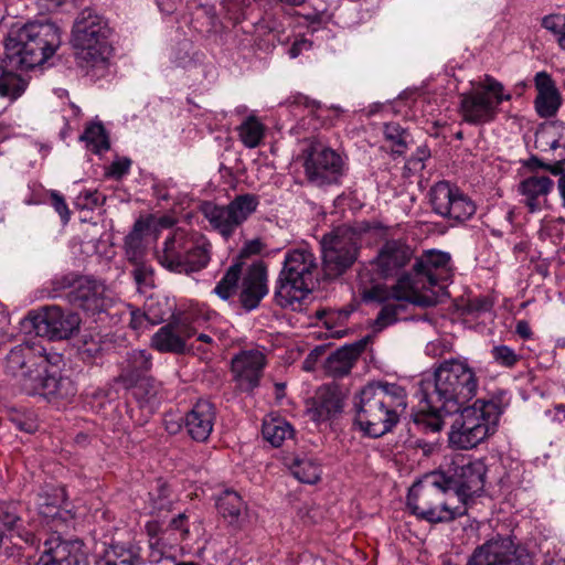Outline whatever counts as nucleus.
I'll list each match as a JSON object with an SVG mask.
<instances>
[{"instance_id":"nucleus-1","label":"nucleus","mask_w":565,"mask_h":565,"mask_svg":"<svg viewBox=\"0 0 565 565\" xmlns=\"http://www.w3.org/2000/svg\"><path fill=\"white\" fill-rule=\"evenodd\" d=\"M450 256L415 249L401 238L385 241L376 256L359 273V294L363 301L404 300L422 307L438 303L441 282L450 276Z\"/></svg>"},{"instance_id":"nucleus-2","label":"nucleus","mask_w":565,"mask_h":565,"mask_svg":"<svg viewBox=\"0 0 565 565\" xmlns=\"http://www.w3.org/2000/svg\"><path fill=\"white\" fill-rule=\"evenodd\" d=\"M63 366L61 353L40 342H23L9 351L4 369L8 374L19 376L23 393L53 403H66L76 395L77 387L68 376L58 375Z\"/></svg>"},{"instance_id":"nucleus-3","label":"nucleus","mask_w":565,"mask_h":565,"mask_svg":"<svg viewBox=\"0 0 565 565\" xmlns=\"http://www.w3.org/2000/svg\"><path fill=\"white\" fill-rule=\"evenodd\" d=\"M435 390L426 396L428 408L437 416L429 424L433 431L443 426L440 416L458 413L463 405L477 396L479 377L467 358L444 360L435 370Z\"/></svg>"},{"instance_id":"nucleus-4","label":"nucleus","mask_w":565,"mask_h":565,"mask_svg":"<svg viewBox=\"0 0 565 565\" xmlns=\"http://www.w3.org/2000/svg\"><path fill=\"white\" fill-rule=\"evenodd\" d=\"M407 407V394L395 383H372L364 386L355 402V423L373 438L390 433Z\"/></svg>"},{"instance_id":"nucleus-5","label":"nucleus","mask_w":565,"mask_h":565,"mask_svg":"<svg viewBox=\"0 0 565 565\" xmlns=\"http://www.w3.org/2000/svg\"><path fill=\"white\" fill-rule=\"evenodd\" d=\"M61 44L58 28L51 22H29L12 28L4 42L12 67L31 70L45 63Z\"/></svg>"},{"instance_id":"nucleus-6","label":"nucleus","mask_w":565,"mask_h":565,"mask_svg":"<svg viewBox=\"0 0 565 565\" xmlns=\"http://www.w3.org/2000/svg\"><path fill=\"white\" fill-rule=\"evenodd\" d=\"M407 507L420 520L448 523L467 513V508L446 484L441 472H430L408 491Z\"/></svg>"},{"instance_id":"nucleus-7","label":"nucleus","mask_w":565,"mask_h":565,"mask_svg":"<svg viewBox=\"0 0 565 565\" xmlns=\"http://www.w3.org/2000/svg\"><path fill=\"white\" fill-rule=\"evenodd\" d=\"M319 276L316 255L308 246L286 252L275 289V300L281 308L296 309L315 288Z\"/></svg>"},{"instance_id":"nucleus-8","label":"nucleus","mask_w":565,"mask_h":565,"mask_svg":"<svg viewBox=\"0 0 565 565\" xmlns=\"http://www.w3.org/2000/svg\"><path fill=\"white\" fill-rule=\"evenodd\" d=\"M108 22L92 9H84L73 26V45L81 65L96 77L108 71L113 47Z\"/></svg>"},{"instance_id":"nucleus-9","label":"nucleus","mask_w":565,"mask_h":565,"mask_svg":"<svg viewBox=\"0 0 565 565\" xmlns=\"http://www.w3.org/2000/svg\"><path fill=\"white\" fill-rule=\"evenodd\" d=\"M505 393L497 399H478L461 411L449 433V444L457 449H471L495 431L503 412Z\"/></svg>"},{"instance_id":"nucleus-10","label":"nucleus","mask_w":565,"mask_h":565,"mask_svg":"<svg viewBox=\"0 0 565 565\" xmlns=\"http://www.w3.org/2000/svg\"><path fill=\"white\" fill-rule=\"evenodd\" d=\"M211 249L212 244L204 235L177 228L166 238L162 249L157 253V258L168 270L189 275L209 265Z\"/></svg>"},{"instance_id":"nucleus-11","label":"nucleus","mask_w":565,"mask_h":565,"mask_svg":"<svg viewBox=\"0 0 565 565\" xmlns=\"http://www.w3.org/2000/svg\"><path fill=\"white\" fill-rule=\"evenodd\" d=\"M511 98L501 82L484 75L482 79L471 84L469 92L461 95L460 111L466 121L488 122L494 119L501 103Z\"/></svg>"},{"instance_id":"nucleus-12","label":"nucleus","mask_w":565,"mask_h":565,"mask_svg":"<svg viewBox=\"0 0 565 565\" xmlns=\"http://www.w3.org/2000/svg\"><path fill=\"white\" fill-rule=\"evenodd\" d=\"M361 234L349 225H342L326 234L320 244L324 276L337 278L358 259Z\"/></svg>"},{"instance_id":"nucleus-13","label":"nucleus","mask_w":565,"mask_h":565,"mask_svg":"<svg viewBox=\"0 0 565 565\" xmlns=\"http://www.w3.org/2000/svg\"><path fill=\"white\" fill-rule=\"evenodd\" d=\"M207 316V310L199 306L190 307L152 335L151 347L159 352L183 353L186 341L195 335Z\"/></svg>"},{"instance_id":"nucleus-14","label":"nucleus","mask_w":565,"mask_h":565,"mask_svg":"<svg viewBox=\"0 0 565 565\" xmlns=\"http://www.w3.org/2000/svg\"><path fill=\"white\" fill-rule=\"evenodd\" d=\"M258 205L259 198L255 194L246 193L237 195L227 205L205 202L202 204L201 210L211 227L227 239L250 217Z\"/></svg>"},{"instance_id":"nucleus-15","label":"nucleus","mask_w":565,"mask_h":565,"mask_svg":"<svg viewBox=\"0 0 565 565\" xmlns=\"http://www.w3.org/2000/svg\"><path fill=\"white\" fill-rule=\"evenodd\" d=\"M486 471L482 460L456 455L448 468L440 472L448 488L456 493L458 502L467 508L468 500L483 491Z\"/></svg>"},{"instance_id":"nucleus-16","label":"nucleus","mask_w":565,"mask_h":565,"mask_svg":"<svg viewBox=\"0 0 565 565\" xmlns=\"http://www.w3.org/2000/svg\"><path fill=\"white\" fill-rule=\"evenodd\" d=\"M467 565H533V556L510 536H497L478 546Z\"/></svg>"},{"instance_id":"nucleus-17","label":"nucleus","mask_w":565,"mask_h":565,"mask_svg":"<svg viewBox=\"0 0 565 565\" xmlns=\"http://www.w3.org/2000/svg\"><path fill=\"white\" fill-rule=\"evenodd\" d=\"M33 331L40 337L51 340L68 339L78 331L81 318L77 313L64 311L60 307H45L40 311H31L26 317Z\"/></svg>"},{"instance_id":"nucleus-18","label":"nucleus","mask_w":565,"mask_h":565,"mask_svg":"<svg viewBox=\"0 0 565 565\" xmlns=\"http://www.w3.org/2000/svg\"><path fill=\"white\" fill-rule=\"evenodd\" d=\"M343 170L342 156L326 143H312L307 151L305 171L310 182L317 185L333 183Z\"/></svg>"},{"instance_id":"nucleus-19","label":"nucleus","mask_w":565,"mask_h":565,"mask_svg":"<svg viewBox=\"0 0 565 565\" xmlns=\"http://www.w3.org/2000/svg\"><path fill=\"white\" fill-rule=\"evenodd\" d=\"M433 210L443 217L465 222L476 213V204L449 182L436 183L429 192Z\"/></svg>"},{"instance_id":"nucleus-20","label":"nucleus","mask_w":565,"mask_h":565,"mask_svg":"<svg viewBox=\"0 0 565 565\" xmlns=\"http://www.w3.org/2000/svg\"><path fill=\"white\" fill-rule=\"evenodd\" d=\"M39 565H87V552L81 540L51 537L44 543Z\"/></svg>"},{"instance_id":"nucleus-21","label":"nucleus","mask_w":565,"mask_h":565,"mask_svg":"<svg viewBox=\"0 0 565 565\" xmlns=\"http://www.w3.org/2000/svg\"><path fill=\"white\" fill-rule=\"evenodd\" d=\"M265 365L266 356L260 350H245L235 355L232 372L238 387L246 392L257 387Z\"/></svg>"},{"instance_id":"nucleus-22","label":"nucleus","mask_w":565,"mask_h":565,"mask_svg":"<svg viewBox=\"0 0 565 565\" xmlns=\"http://www.w3.org/2000/svg\"><path fill=\"white\" fill-rule=\"evenodd\" d=\"M268 294L267 267L262 262L252 264L242 278L239 301L246 310L258 307Z\"/></svg>"},{"instance_id":"nucleus-23","label":"nucleus","mask_w":565,"mask_h":565,"mask_svg":"<svg viewBox=\"0 0 565 565\" xmlns=\"http://www.w3.org/2000/svg\"><path fill=\"white\" fill-rule=\"evenodd\" d=\"M64 499V490L55 487H46L38 494L39 514L55 531L61 530L70 518L68 511L61 508Z\"/></svg>"},{"instance_id":"nucleus-24","label":"nucleus","mask_w":565,"mask_h":565,"mask_svg":"<svg viewBox=\"0 0 565 565\" xmlns=\"http://www.w3.org/2000/svg\"><path fill=\"white\" fill-rule=\"evenodd\" d=\"M215 407L206 399H199L184 417L189 436L195 441H205L210 437L214 422Z\"/></svg>"},{"instance_id":"nucleus-25","label":"nucleus","mask_w":565,"mask_h":565,"mask_svg":"<svg viewBox=\"0 0 565 565\" xmlns=\"http://www.w3.org/2000/svg\"><path fill=\"white\" fill-rule=\"evenodd\" d=\"M537 95L534 100L535 110L542 118L553 117L562 105V95L555 81L545 72H537L534 77Z\"/></svg>"},{"instance_id":"nucleus-26","label":"nucleus","mask_w":565,"mask_h":565,"mask_svg":"<svg viewBox=\"0 0 565 565\" xmlns=\"http://www.w3.org/2000/svg\"><path fill=\"white\" fill-rule=\"evenodd\" d=\"M105 286L90 277H77L70 300L87 311H99L104 307Z\"/></svg>"},{"instance_id":"nucleus-27","label":"nucleus","mask_w":565,"mask_h":565,"mask_svg":"<svg viewBox=\"0 0 565 565\" xmlns=\"http://www.w3.org/2000/svg\"><path fill=\"white\" fill-rule=\"evenodd\" d=\"M553 189V180L546 175L539 174L527 177L519 184V193L523 198L522 201L531 212L542 209Z\"/></svg>"},{"instance_id":"nucleus-28","label":"nucleus","mask_w":565,"mask_h":565,"mask_svg":"<svg viewBox=\"0 0 565 565\" xmlns=\"http://www.w3.org/2000/svg\"><path fill=\"white\" fill-rule=\"evenodd\" d=\"M343 401L337 387L324 385L320 387L309 408L311 419L326 422L342 412Z\"/></svg>"},{"instance_id":"nucleus-29","label":"nucleus","mask_w":565,"mask_h":565,"mask_svg":"<svg viewBox=\"0 0 565 565\" xmlns=\"http://www.w3.org/2000/svg\"><path fill=\"white\" fill-rule=\"evenodd\" d=\"M216 508L222 518L232 526L242 527L246 516V505L235 491H224L216 501Z\"/></svg>"},{"instance_id":"nucleus-30","label":"nucleus","mask_w":565,"mask_h":565,"mask_svg":"<svg viewBox=\"0 0 565 565\" xmlns=\"http://www.w3.org/2000/svg\"><path fill=\"white\" fill-rule=\"evenodd\" d=\"M362 351L361 344L342 347L329 355L326 361V371L333 377L347 375L354 365Z\"/></svg>"},{"instance_id":"nucleus-31","label":"nucleus","mask_w":565,"mask_h":565,"mask_svg":"<svg viewBox=\"0 0 565 565\" xmlns=\"http://www.w3.org/2000/svg\"><path fill=\"white\" fill-rule=\"evenodd\" d=\"M152 365L151 355L146 350H132L127 353V358L122 364L120 377L128 384L141 377H146V373Z\"/></svg>"},{"instance_id":"nucleus-32","label":"nucleus","mask_w":565,"mask_h":565,"mask_svg":"<svg viewBox=\"0 0 565 565\" xmlns=\"http://www.w3.org/2000/svg\"><path fill=\"white\" fill-rule=\"evenodd\" d=\"M21 67H12L7 56L0 58V95L17 99L25 90L28 83L14 71Z\"/></svg>"},{"instance_id":"nucleus-33","label":"nucleus","mask_w":565,"mask_h":565,"mask_svg":"<svg viewBox=\"0 0 565 565\" xmlns=\"http://www.w3.org/2000/svg\"><path fill=\"white\" fill-rule=\"evenodd\" d=\"M264 438L274 447H280L285 440L294 437V427L281 417H268L264 419Z\"/></svg>"},{"instance_id":"nucleus-34","label":"nucleus","mask_w":565,"mask_h":565,"mask_svg":"<svg viewBox=\"0 0 565 565\" xmlns=\"http://www.w3.org/2000/svg\"><path fill=\"white\" fill-rule=\"evenodd\" d=\"M285 105L292 113L298 114L300 110H308V114L318 118L324 117V115L329 111H332L337 116L342 111V109L338 106H332L330 108L324 107L321 105V103L310 99L308 96H305L300 93L289 96L286 99Z\"/></svg>"},{"instance_id":"nucleus-35","label":"nucleus","mask_w":565,"mask_h":565,"mask_svg":"<svg viewBox=\"0 0 565 565\" xmlns=\"http://www.w3.org/2000/svg\"><path fill=\"white\" fill-rule=\"evenodd\" d=\"M290 471L300 482L315 484L321 478L322 468L316 458L305 456L295 458L290 466Z\"/></svg>"},{"instance_id":"nucleus-36","label":"nucleus","mask_w":565,"mask_h":565,"mask_svg":"<svg viewBox=\"0 0 565 565\" xmlns=\"http://www.w3.org/2000/svg\"><path fill=\"white\" fill-rule=\"evenodd\" d=\"M266 125L254 111L248 114L237 127L241 141H262L266 137Z\"/></svg>"},{"instance_id":"nucleus-37","label":"nucleus","mask_w":565,"mask_h":565,"mask_svg":"<svg viewBox=\"0 0 565 565\" xmlns=\"http://www.w3.org/2000/svg\"><path fill=\"white\" fill-rule=\"evenodd\" d=\"M104 559L119 565H137L141 562L139 550L136 546L111 544L104 553Z\"/></svg>"},{"instance_id":"nucleus-38","label":"nucleus","mask_w":565,"mask_h":565,"mask_svg":"<svg viewBox=\"0 0 565 565\" xmlns=\"http://www.w3.org/2000/svg\"><path fill=\"white\" fill-rule=\"evenodd\" d=\"M241 276L242 264H233L216 284L214 292L223 300L230 299L237 290Z\"/></svg>"},{"instance_id":"nucleus-39","label":"nucleus","mask_w":565,"mask_h":565,"mask_svg":"<svg viewBox=\"0 0 565 565\" xmlns=\"http://www.w3.org/2000/svg\"><path fill=\"white\" fill-rule=\"evenodd\" d=\"M127 386L131 388L134 397L141 403L156 401L161 390L160 384L150 376L141 377L132 383H128Z\"/></svg>"},{"instance_id":"nucleus-40","label":"nucleus","mask_w":565,"mask_h":565,"mask_svg":"<svg viewBox=\"0 0 565 565\" xmlns=\"http://www.w3.org/2000/svg\"><path fill=\"white\" fill-rule=\"evenodd\" d=\"M377 302L383 303V307L374 321V330L376 332L382 331L384 328L395 323L397 321V315L399 310L404 308L403 303H409L408 301L396 299Z\"/></svg>"},{"instance_id":"nucleus-41","label":"nucleus","mask_w":565,"mask_h":565,"mask_svg":"<svg viewBox=\"0 0 565 565\" xmlns=\"http://www.w3.org/2000/svg\"><path fill=\"white\" fill-rule=\"evenodd\" d=\"M125 252L127 259L132 263H138L143 258L142 247V224L136 222L134 230L125 238Z\"/></svg>"},{"instance_id":"nucleus-42","label":"nucleus","mask_w":565,"mask_h":565,"mask_svg":"<svg viewBox=\"0 0 565 565\" xmlns=\"http://www.w3.org/2000/svg\"><path fill=\"white\" fill-rule=\"evenodd\" d=\"M172 504L173 499L171 498L170 488L166 483L158 481L156 489L149 492L150 513L169 511Z\"/></svg>"},{"instance_id":"nucleus-43","label":"nucleus","mask_w":565,"mask_h":565,"mask_svg":"<svg viewBox=\"0 0 565 565\" xmlns=\"http://www.w3.org/2000/svg\"><path fill=\"white\" fill-rule=\"evenodd\" d=\"M565 159L556 160L554 163H545L541 159L533 157L530 160V167H539L550 171L553 175H559L558 179V191L561 198L563 200V206L565 207V170H564Z\"/></svg>"},{"instance_id":"nucleus-44","label":"nucleus","mask_w":565,"mask_h":565,"mask_svg":"<svg viewBox=\"0 0 565 565\" xmlns=\"http://www.w3.org/2000/svg\"><path fill=\"white\" fill-rule=\"evenodd\" d=\"M491 356L497 364L508 369L515 366L521 359L512 348L504 344L493 347Z\"/></svg>"},{"instance_id":"nucleus-45","label":"nucleus","mask_w":565,"mask_h":565,"mask_svg":"<svg viewBox=\"0 0 565 565\" xmlns=\"http://www.w3.org/2000/svg\"><path fill=\"white\" fill-rule=\"evenodd\" d=\"M109 134L99 119H93L85 126L79 141H108Z\"/></svg>"},{"instance_id":"nucleus-46","label":"nucleus","mask_w":565,"mask_h":565,"mask_svg":"<svg viewBox=\"0 0 565 565\" xmlns=\"http://www.w3.org/2000/svg\"><path fill=\"white\" fill-rule=\"evenodd\" d=\"M170 532V534L173 536L174 542H182L189 537L190 529L188 523V516L185 513H179L177 516H174L167 530L166 533Z\"/></svg>"},{"instance_id":"nucleus-47","label":"nucleus","mask_w":565,"mask_h":565,"mask_svg":"<svg viewBox=\"0 0 565 565\" xmlns=\"http://www.w3.org/2000/svg\"><path fill=\"white\" fill-rule=\"evenodd\" d=\"M145 311L148 317V323L156 326L161 323L169 313L168 303L160 300H150L146 303Z\"/></svg>"},{"instance_id":"nucleus-48","label":"nucleus","mask_w":565,"mask_h":565,"mask_svg":"<svg viewBox=\"0 0 565 565\" xmlns=\"http://www.w3.org/2000/svg\"><path fill=\"white\" fill-rule=\"evenodd\" d=\"M132 161L128 157H116L106 168L105 175L109 179L121 180L130 171Z\"/></svg>"},{"instance_id":"nucleus-49","label":"nucleus","mask_w":565,"mask_h":565,"mask_svg":"<svg viewBox=\"0 0 565 565\" xmlns=\"http://www.w3.org/2000/svg\"><path fill=\"white\" fill-rule=\"evenodd\" d=\"M135 266L132 270V276L135 278L136 284L139 287H148L153 284V268L150 264L145 263L143 260H139L138 263H132Z\"/></svg>"},{"instance_id":"nucleus-50","label":"nucleus","mask_w":565,"mask_h":565,"mask_svg":"<svg viewBox=\"0 0 565 565\" xmlns=\"http://www.w3.org/2000/svg\"><path fill=\"white\" fill-rule=\"evenodd\" d=\"M0 522L9 530L17 527L20 522V516L18 515L17 505L14 503L0 504Z\"/></svg>"},{"instance_id":"nucleus-51","label":"nucleus","mask_w":565,"mask_h":565,"mask_svg":"<svg viewBox=\"0 0 565 565\" xmlns=\"http://www.w3.org/2000/svg\"><path fill=\"white\" fill-rule=\"evenodd\" d=\"M542 26L557 38L565 30V15L548 14L542 19Z\"/></svg>"},{"instance_id":"nucleus-52","label":"nucleus","mask_w":565,"mask_h":565,"mask_svg":"<svg viewBox=\"0 0 565 565\" xmlns=\"http://www.w3.org/2000/svg\"><path fill=\"white\" fill-rule=\"evenodd\" d=\"M384 135L387 141H405L411 137L408 128L398 122H388L385 125Z\"/></svg>"},{"instance_id":"nucleus-53","label":"nucleus","mask_w":565,"mask_h":565,"mask_svg":"<svg viewBox=\"0 0 565 565\" xmlns=\"http://www.w3.org/2000/svg\"><path fill=\"white\" fill-rule=\"evenodd\" d=\"M50 198H51L52 206L54 207L56 213L60 215L63 224H66L71 218V212L65 202V199L57 191H52L50 193Z\"/></svg>"},{"instance_id":"nucleus-54","label":"nucleus","mask_w":565,"mask_h":565,"mask_svg":"<svg viewBox=\"0 0 565 565\" xmlns=\"http://www.w3.org/2000/svg\"><path fill=\"white\" fill-rule=\"evenodd\" d=\"M430 157V151L426 146L418 147L416 154L407 160V166L413 170H422L424 161Z\"/></svg>"},{"instance_id":"nucleus-55","label":"nucleus","mask_w":565,"mask_h":565,"mask_svg":"<svg viewBox=\"0 0 565 565\" xmlns=\"http://www.w3.org/2000/svg\"><path fill=\"white\" fill-rule=\"evenodd\" d=\"M129 326L131 329L136 331H142L147 329L150 324L148 323V317L146 311L132 310L130 312Z\"/></svg>"},{"instance_id":"nucleus-56","label":"nucleus","mask_w":565,"mask_h":565,"mask_svg":"<svg viewBox=\"0 0 565 565\" xmlns=\"http://www.w3.org/2000/svg\"><path fill=\"white\" fill-rule=\"evenodd\" d=\"M264 247H265V244L263 243L262 239H259V238L252 239L244 244L241 254L243 256L258 255L263 252Z\"/></svg>"},{"instance_id":"nucleus-57","label":"nucleus","mask_w":565,"mask_h":565,"mask_svg":"<svg viewBox=\"0 0 565 565\" xmlns=\"http://www.w3.org/2000/svg\"><path fill=\"white\" fill-rule=\"evenodd\" d=\"M76 278L73 277V275H64L61 277H56L53 280V289L54 291H62L64 289L71 288L74 289V282Z\"/></svg>"},{"instance_id":"nucleus-58","label":"nucleus","mask_w":565,"mask_h":565,"mask_svg":"<svg viewBox=\"0 0 565 565\" xmlns=\"http://www.w3.org/2000/svg\"><path fill=\"white\" fill-rule=\"evenodd\" d=\"M311 46H312V43L305 38H302L300 40H296L294 42V44L291 45V47L289 49V56L291 58H296L297 56H299L301 54V52L303 50H309V49H311Z\"/></svg>"},{"instance_id":"nucleus-59","label":"nucleus","mask_w":565,"mask_h":565,"mask_svg":"<svg viewBox=\"0 0 565 565\" xmlns=\"http://www.w3.org/2000/svg\"><path fill=\"white\" fill-rule=\"evenodd\" d=\"M211 313L209 312L207 319L205 321H202V327L199 328L198 332L194 337H196L198 341H200L202 344L210 347L214 343V339L210 333H206L204 331L205 323L210 320Z\"/></svg>"},{"instance_id":"nucleus-60","label":"nucleus","mask_w":565,"mask_h":565,"mask_svg":"<svg viewBox=\"0 0 565 565\" xmlns=\"http://www.w3.org/2000/svg\"><path fill=\"white\" fill-rule=\"evenodd\" d=\"M391 109H392V107L390 105L375 103V104L370 105L364 111H365L366 116L371 117V116L380 114V113L381 114H390Z\"/></svg>"},{"instance_id":"nucleus-61","label":"nucleus","mask_w":565,"mask_h":565,"mask_svg":"<svg viewBox=\"0 0 565 565\" xmlns=\"http://www.w3.org/2000/svg\"><path fill=\"white\" fill-rule=\"evenodd\" d=\"M515 332L522 338V339H530L532 337V330L527 321L520 320L516 323Z\"/></svg>"},{"instance_id":"nucleus-62","label":"nucleus","mask_w":565,"mask_h":565,"mask_svg":"<svg viewBox=\"0 0 565 565\" xmlns=\"http://www.w3.org/2000/svg\"><path fill=\"white\" fill-rule=\"evenodd\" d=\"M18 536L21 537L28 545L35 546L39 543L38 537L34 533L24 531L23 533L18 532Z\"/></svg>"},{"instance_id":"nucleus-63","label":"nucleus","mask_w":565,"mask_h":565,"mask_svg":"<svg viewBox=\"0 0 565 565\" xmlns=\"http://www.w3.org/2000/svg\"><path fill=\"white\" fill-rule=\"evenodd\" d=\"M164 426L166 430L171 435L177 434L181 429V425L178 422L173 420L164 419Z\"/></svg>"},{"instance_id":"nucleus-64","label":"nucleus","mask_w":565,"mask_h":565,"mask_svg":"<svg viewBox=\"0 0 565 565\" xmlns=\"http://www.w3.org/2000/svg\"><path fill=\"white\" fill-rule=\"evenodd\" d=\"M529 249V243L526 241H521L516 243L513 247L514 253L518 254H526Z\"/></svg>"}]
</instances>
